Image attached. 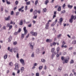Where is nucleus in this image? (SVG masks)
<instances>
[{
	"instance_id": "f257e3e1",
	"label": "nucleus",
	"mask_w": 76,
	"mask_h": 76,
	"mask_svg": "<svg viewBox=\"0 0 76 76\" xmlns=\"http://www.w3.org/2000/svg\"><path fill=\"white\" fill-rule=\"evenodd\" d=\"M24 31V34H21V38L23 39L24 38V35H26L27 33H28V31L26 29V27H24L23 29Z\"/></svg>"
},
{
	"instance_id": "f03ea898",
	"label": "nucleus",
	"mask_w": 76,
	"mask_h": 76,
	"mask_svg": "<svg viewBox=\"0 0 76 76\" xmlns=\"http://www.w3.org/2000/svg\"><path fill=\"white\" fill-rule=\"evenodd\" d=\"M34 45L35 43L34 42H30L29 44V45L31 49H33L34 48Z\"/></svg>"
},
{
	"instance_id": "7ed1b4c3",
	"label": "nucleus",
	"mask_w": 76,
	"mask_h": 76,
	"mask_svg": "<svg viewBox=\"0 0 76 76\" xmlns=\"http://www.w3.org/2000/svg\"><path fill=\"white\" fill-rule=\"evenodd\" d=\"M15 69L16 70H18V69L19 68V64L18 63H16L15 64Z\"/></svg>"
},
{
	"instance_id": "20e7f679",
	"label": "nucleus",
	"mask_w": 76,
	"mask_h": 76,
	"mask_svg": "<svg viewBox=\"0 0 76 76\" xmlns=\"http://www.w3.org/2000/svg\"><path fill=\"white\" fill-rule=\"evenodd\" d=\"M69 57L67 56L66 58L64 59L65 63H68V61H69Z\"/></svg>"
},
{
	"instance_id": "39448f33",
	"label": "nucleus",
	"mask_w": 76,
	"mask_h": 76,
	"mask_svg": "<svg viewBox=\"0 0 76 76\" xmlns=\"http://www.w3.org/2000/svg\"><path fill=\"white\" fill-rule=\"evenodd\" d=\"M31 34H32L33 36H35L36 37L37 35V32H35L33 31H31Z\"/></svg>"
},
{
	"instance_id": "423d86ee",
	"label": "nucleus",
	"mask_w": 76,
	"mask_h": 76,
	"mask_svg": "<svg viewBox=\"0 0 76 76\" xmlns=\"http://www.w3.org/2000/svg\"><path fill=\"white\" fill-rule=\"evenodd\" d=\"M74 19V16L72 15L71 18L69 19V22L72 23L73 22V19Z\"/></svg>"
},
{
	"instance_id": "0eeeda50",
	"label": "nucleus",
	"mask_w": 76,
	"mask_h": 76,
	"mask_svg": "<svg viewBox=\"0 0 76 76\" xmlns=\"http://www.w3.org/2000/svg\"><path fill=\"white\" fill-rule=\"evenodd\" d=\"M20 61L23 65H25V62H24V60H23V59H20Z\"/></svg>"
},
{
	"instance_id": "6e6552de",
	"label": "nucleus",
	"mask_w": 76,
	"mask_h": 76,
	"mask_svg": "<svg viewBox=\"0 0 76 76\" xmlns=\"http://www.w3.org/2000/svg\"><path fill=\"white\" fill-rule=\"evenodd\" d=\"M57 19H56L55 22H54L53 24H51V26H54V25H55V24L57 23Z\"/></svg>"
},
{
	"instance_id": "1a4fd4ad",
	"label": "nucleus",
	"mask_w": 76,
	"mask_h": 76,
	"mask_svg": "<svg viewBox=\"0 0 76 76\" xmlns=\"http://www.w3.org/2000/svg\"><path fill=\"white\" fill-rule=\"evenodd\" d=\"M18 50H19V49L17 48H14V51L15 53V52H18Z\"/></svg>"
},
{
	"instance_id": "9d476101",
	"label": "nucleus",
	"mask_w": 76,
	"mask_h": 76,
	"mask_svg": "<svg viewBox=\"0 0 76 76\" xmlns=\"http://www.w3.org/2000/svg\"><path fill=\"white\" fill-rule=\"evenodd\" d=\"M63 18H61L59 19V23H61L62 22H63Z\"/></svg>"
},
{
	"instance_id": "9b49d317",
	"label": "nucleus",
	"mask_w": 76,
	"mask_h": 76,
	"mask_svg": "<svg viewBox=\"0 0 76 76\" xmlns=\"http://www.w3.org/2000/svg\"><path fill=\"white\" fill-rule=\"evenodd\" d=\"M48 27H49V24L47 23L45 25V28L46 29H48Z\"/></svg>"
},
{
	"instance_id": "f8f14e48",
	"label": "nucleus",
	"mask_w": 76,
	"mask_h": 76,
	"mask_svg": "<svg viewBox=\"0 0 76 76\" xmlns=\"http://www.w3.org/2000/svg\"><path fill=\"white\" fill-rule=\"evenodd\" d=\"M10 19V16H9L8 17L5 18L6 20H9Z\"/></svg>"
},
{
	"instance_id": "ddd939ff",
	"label": "nucleus",
	"mask_w": 76,
	"mask_h": 76,
	"mask_svg": "<svg viewBox=\"0 0 76 76\" xmlns=\"http://www.w3.org/2000/svg\"><path fill=\"white\" fill-rule=\"evenodd\" d=\"M61 70H62V68L60 66L59 67L58 69V72H61Z\"/></svg>"
},
{
	"instance_id": "4468645a",
	"label": "nucleus",
	"mask_w": 76,
	"mask_h": 76,
	"mask_svg": "<svg viewBox=\"0 0 76 76\" xmlns=\"http://www.w3.org/2000/svg\"><path fill=\"white\" fill-rule=\"evenodd\" d=\"M47 42H52V40L50 39H47L46 40Z\"/></svg>"
},
{
	"instance_id": "2eb2a0df",
	"label": "nucleus",
	"mask_w": 76,
	"mask_h": 76,
	"mask_svg": "<svg viewBox=\"0 0 76 76\" xmlns=\"http://www.w3.org/2000/svg\"><path fill=\"white\" fill-rule=\"evenodd\" d=\"M9 65L10 66H12L13 65V64L12 62H10L9 63Z\"/></svg>"
},
{
	"instance_id": "dca6fc26",
	"label": "nucleus",
	"mask_w": 76,
	"mask_h": 76,
	"mask_svg": "<svg viewBox=\"0 0 76 76\" xmlns=\"http://www.w3.org/2000/svg\"><path fill=\"white\" fill-rule=\"evenodd\" d=\"M43 67V66H39V70H42V69Z\"/></svg>"
},
{
	"instance_id": "f3484780",
	"label": "nucleus",
	"mask_w": 76,
	"mask_h": 76,
	"mask_svg": "<svg viewBox=\"0 0 76 76\" xmlns=\"http://www.w3.org/2000/svg\"><path fill=\"white\" fill-rule=\"evenodd\" d=\"M68 7L70 9H72V7H73V6L72 5H70V4H69L68 5Z\"/></svg>"
},
{
	"instance_id": "a211bd4d",
	"label": "nucleus",
	"mask_w": 76,
	"mask_h": 76,
	"mask_svg": "<svg viewBox=\"0 0 76 76\" xmlns=\"http://www.w3.org/2000/svg\"><path fill=\"white\" fill-rule=\"evenodd\" d=\"M31 3V1H29L28 2H26V4L27 5H29Z\"/></svg>"
},
{
	"instance_id": "6ab92c4d",
	"label": "nucleus",
	"mask_w": 76,
	"mask_h": 76,
	"mask_svg": "<svg viewBox=\"0 0 76 76\" xmlns=\"http://www.w3.org/2000/svg\"><path fill=\"white\" fill-rule=\"evenodd\" d=\"M58 12H60V11H61V7L60 6H59L58 9Z\"/></svg>"
},
{
	"instance_id": "aec40b11",
	"label": "nucleus",
	"mask_w": 76,
	"mask_h": 76,
	"mask_svg": "<svg viewBox=\"0 0 76 76\" xmlns=\"http://www.w3.org/2000/svg\"><path fill=\"white\" fill-rule=\"evenodd\" d=\"M72 44H76V40H74L73 41H72Z\"/></svg>"
},
{
	"instance_id": "412c9836",
	"label": "nucleus",
	"mask_w": 76,
	"mask_h": 76,
	"mask_svg": "<svg viewBox=\"0 0 76 76\" xmlns=\"http://www.w3.org/2000/svg\"><path fill=\"white\" fill-rule=\"evenodd\" d=\"M40 51V50H39V49H37L36 50V53H39Z\"/></svg>"
},
{
	"instance_id": "4be33fe9",
	"label": "nucleus",
	"mask_w": 76,
	"mask_h": 76,
	"mask_svg": "<svg viewBox=\"0 0 76 76\" xmlns=\"http://www.w3.org/2000/svg\"><path fill=\"white\" fill-rule=\"evenodd\" d=\"M23 8H24V6H23L21 7V8H20L19 9V12H20V10H22V9H23Z\"/></svg>"
},
{
	"instance_id": "5701e85b",
	"label": "nucleus",
	"mask_w": 76,
	"mask_h": 76,
	"mask_svg": "<svg viewBox=\"0 0 76 76\" xmlns=\"http://www.w3.org/2000/svg\"><path fill=\"white\" fill-rule=\"evenodd\" d=\"M54 50H55V48H52L51 50V52H52V53H54Z\"/></svg>"
},
{
	"instance_id": "b1692460",
	"label": "nucleus",
	"mask_w": 76,
	"mask_h": 76,
	"mask_svg": "<svg viewBox=\"0 0 76 76\" xmlns=\"http://www.w3.org/2000/svg\"><path fill=\"white\" fill-rule=\"evenodd\" d=\"M20 25H23V21L22 20H21L20 21Z\"/></svg>"
},
{
	"instance_id": "393cba45",
	"label": "nucleus",
	"mask_w": 76,
	"mask_h": 76,
	"mask_svg": "<svg viewBox=\"0 0 76 76\" xmlns=\"http://www.w3.org/2000/svg\"><path fill=\"white\" fill-rule=\"evenodd\" d=\"M41 61L42 62V63H45V60L44 59H41Z\"/></svg>"
},
{
	"instance_id": "a878e982",
	"label": "nucleus",
	"mask_w": 76,
	"mask_h": 76,
	"mask_svg": "<svg viewBox=\"0 0 76 76\" xmlns=\"http://www.w3.org/2000/svg\"><path fill=\"white\" fill-rule=\"evenodd\" d=\"M21 70L22 72H23V71L24 70V67H22L21 68Z\"/></svg>"
},
{
	"instance_id": "bb28decb",
	"label": "nucleus",
	"mask_w": 76,
	"mask_h": 76,
	"mask_svg": "<svg viewBox=\"0 0 76 76\" xmlns=\"http://www.w3.org/2000/svg\"><path fill=\"white\" fill-rule=\"evenodd\" d=\"M7 57V55H5L4 56V59H6Z\"/></svg>"
},
{
	"instance_id": "cd10ccee",
	"label": "nucleus",
	"mask_w": 76,
	"mask_h": 76,
	"mask_svg": "<svg viewBox=\"0 0 76 76\" xmlns=\"http://www.w3.org/2000/svg\"><path fill=\"white\" fill-rule=\"evenodd\" d=\"M47 11V9L46 8H45L44 9H43V12H45Z\"/></svg>"
},
{
	"instance_id": "c85d7f7f",
	"label": "nucleus",
	"mask_w": 76,
	"mask_h": 76,
	"mask_svg": "<svg viewBox=\"0 0 76 76\" xmlns=\"http://www.w3.org/2000/svg\"><path fill=\"white\" fill-rule=\"evenodd\" d=\"M35 57V55L34 54V53H33L31 55V57Z\"/></svg>"
},
{
	"instance_id": "c756f323",
	"label": "nucleus",
	"mask_w": 76,
	"mask_h": 76,
	"mask_svg": "<svg viewBox=\"0 0 76 76\" xmlns=\"http://www.w3.org/2000/svg\"><path fill=\"white\" fill-rule=\"evenodd\" d=\"M37 11L36 10H35L34 12V15H36V14H37Z\"/></svg>"
},
{
	"instance_id": "7c9ffc66",
	"label": "nucleus",
	"mask_w": 76,
	"mask_h": 76,
	"mask_svg": "<svg viewBox=\"0 0 76 76\" xmlns=\"http://www.w3.org/2000/svg\"><path fill=\"white\" fill-rule=\"evenodd\" d=\"M48 0H47L45 1V4H46V5H47V3H48Z\"/></svg>"
},
{
	"instance_id": "2f4dec72",
	"label": "nucleus",
	"mask_w": 76,
	"mask_h": 76,
	"mask_svg": "<svg viewBox=\"0 0 76 76\" xmlns=\"http://www.w3.org/2000/svg\"><path fill=\"white\" fill-rule=\"evenodd\" d=\"M10 24H12V25H15V22H14V23H13V21L12 20L11 21V22L10 23Z\"/></svg>"
},
{
	"instance_id": "473e14b6",
	"label": "nucleus",
	"mask_w": 76,
	"mask_h": 76,
	"mask_svg": "<svg viewBox=\"0 0 76 76\" xmlns=\"http://www.w3.org/2000/svg\"><path fill=\"white\" fill-rule=\"evenodd\" d=\"M70 63V64H72V63H74V61H73V60H71Z\"/></svg>"
},
{
	"instance_id": "72a5a7b5",
	"label": "nucleus",
	"mask_w": 76,
	"mask_h": 76,
	"mask_svg": "<svg viewBox=\"0 0 76 76\" xmlns=\"http://www.w3.org/2000/svg\"><path fill=\"white\" fill-rule=\"evenodd\" d=\"M17 43L18 42H13V44L14 45H17Z\"/></svg>"
},
{
	"instance_id": "f704fd0d",
	"label": "nucleus",
	"mask_w": 76,
	"mask_h": 76,
	"mask_svg": "<svg viewBox=\"0 0 76 76\" xmlns=\"http://www.w3.org/2000/svg\"><path fill=\"white\" fill-rule=\"evenodd\" d=\"M64 58L63 56H62L61 58V60L63 61V60H64V59H65V58Z\"/></svg>"
},
{
	"instance_id": "c9c22d12",
	"label": "nucleus",
	"mask_w": 76,
	"mask_h": 76,
	"mask_svg": "<svg viewBox=\"0 0 76 76\" xmlns=\"http://www.w3.org/2000/svg\"><path fill=\"white\" fill-rule=\"evenodd\" d=\"M55 55H54V54H53L51 56V58L52 59H53V58H54V56Z\"/></svg>"
},
{
	"instance_id": "e433bc0d",
	"label": "nucleus",
	"mask_w": 76,
	"mask_h": 76,
	"mask_svg": "<svg viewBox=\"0 0 76 76\" xmlns=\"http://www.w3.org/2000/svg\"><path fill=\"white\" fill-rule=\"evenodd\" d=\"M28 27H29V28H31V26H32V24H30L28 25Z\"/></svg>"
},
{
	"instance_id": "4c0bfd02",
	"label": "nucleus",
	"mask_w": 76,
	"mask_h": 76,
	"mask_svg": "<svg viewBox=\"0 0 76 76\" xmlns=\"http://www.w3.org/2000/svg\"><path fill=\"white\" fill-rule=\"evenodd\" d=\"M58 38H60V37H61V34H58Z\"/></svg>"
},
{
	"instance_id": "58836bf2",
	"label": "nucleus",
	"mask_w": 76,
	"mask_h": 76,
	"mask_svg": "<svg viewBox=\"0 0 76 76\" xmlns=\"http://www.w3.org/2000/svg\"><path fill=\"white\" fill-rule=\"evenodd\" d=\"M39 73L37 72L36 74V76H39Z\"/></svg>"
},
{
	"instance_id": "ea45409f",
	"label": "nucleus",
	"mask_w": 76,
	"mask_h": 76,
	"mask_svg": "<svg viewBox=\"0 0 76 76\" xmlns=\"http://www.w3.org/2000/svg\"><path fill=\"white\" fill-rule=\"evenodd\" d=\"M13 14H14V12H13V11H12L11 13V15H13Z\"/></svg>"
},
{
	"instance_id": "a19ab883",
	"label": "nucleus",
	"mask_w": 76,
	"mask_h": 76,
	"mask_svg": "<svg viewBox=\"0 0 76 76\" xmlns=\"http://www.w3.org/2000/svg\"><path fill=\"white\" fill-rule=\"evenodd\" d=\"M13 50V48H12L9 50L10 52H12V50Z\"/></svg>"
},
{
	"instance_id": "79ce46f5",
	"label": "nucleus",
	"mask_w": 76,
	"mask_h": 76,
	"mask_svg": "<svg viewBox=\"0 0 76 76\" xmlns=\"http://www.w3.org/2000/svg\"><path fill=\"white\" fill-rule=\"evenodd\" d=\"M62 13H66V11L64 10H63L61 12Z\"/></svg>"
},
{
	"instance_id": "37998d69",
	"label": "nucleus",
	"mask_w": 76,
	"mask_h": 76,
	"mask_svg": "<svg viewBox=\"0 0 76 76\" xmlns=\"http://www.w3.org/2000/svg\"><path fill=\"white\" fill-rule=\"evenodd\" d=\"M10 26V23H8L7 24V25L6 26L8 28V27H9Z\"/></svg>"
},
{
	"instance_id": "c03bdc74",
	"label": "nucleus",
	"mask_w": 76,
	"mask_h": 76,
	"mask_svg": "<svg viewBox=\"0 0 76 76\" xmlns=\"http://www.w3.org/2000/svg\"><path fill=\"white\" fill-rule=\"evenodd\" d=\"M28 9V6H26L25 8V10H27V9Z\"/></svg>"
},
{
	"instance_id": "a18cd8bd",
	"label": "nucleus",
	"mask_w": 76,
	"mask_h": 76,
	"mask_svg": "<svg viewBox=\"0 0 76 76\" xmlns=\"http://www.w3.org/2000/svg\"><path fill=\"white\" fill-rule=\"evenodd\" d=\"M16 57L18 58H19V53H17L16 55Z\"/></svg>"
},
{
	"instance_id": "49530a36",
	"label": "nucleus",
	"mask_w": 76,
	"mask_h": 76,
	"mask_svg": "<svg viewBox=\"0 0 76 76\" xmlns=\"http://www.w3.org/2000/svg\"><path fill=\"white\" fill-rule=\"evenodd\" d=\"M38 0H36L35 2V5H37V3H38Z\"/></svg>"
},
{
	"instance_id": "de8ad7c7",
	"label": "nucleus",
	"mask_w": 76,
	"mask_h": 76,
	"mask_svg": "<svg viewBox=\"0 0 76 76\" xmlns=\"http://www.w3.org/2000/svg\"><path fill=\"white\" fill-rule=\"evenodd\" d=\"M57 51H60V48L59 47H58L57 49Z\"/></svg>"
},
{
	"instance_id": "09e8293b",
	"label": "nucleus",
	"mask_w": 76,
	"mask_h": 76,
	"mask_svg": "<svg viewBox=\"0 0 76 76\" xmlns=\"http://www.w3.org/2000/svg\"><path fill=\"white\" fill-rule=\"evenodd\" d=\"M37 17V15H34V17H33V19H36Z\"/></svg>"
},
{
	"instance_id": "8fccbe9b",
	"label": "nucleus",
	"mask_w": 76,
	"mask_h": 76,
	"mask_svg": "<svg viewBox=\"0 0 76 76\" xmlns=\"http://www.w3.org/2000/svg\"><path fill=\"white\" fill-rule=\"evenodd\" d=\"M53 45H56V44H57L55 42H53Z\"/></svg>"
},
{
	"instance_id": "3c124183",
	"label": "nucleus",
	"mask_w": 76,
	"mask_h": 76,
	"mask_svg": "<svg viewBox=\"0 0 76 76\" xmlns=\"http://www.w3.org/2000/svg\"><path fill=\"white\" fill-rule=\"evenodd\" d=\"M16 16H18V15H19V12H16Z\"/></svg>"
},
{
	"instance_id": "603ef678",
	"label": "nucleus",
	"mask_w": 76,
	"mask_h": 76,
	"mask_svg": "<svg viewBox=\"0 0 76 76\" xmlns=\"http://www.w3.org/2000/svg\"><path fill=\"white\" fill-rule=\"evenodd\" d=\"M7 4H10V2L8 1H7Z\"/></svg>"
},
{
	"instance_id": "864d4df0",
	"label": "nucleus",
	"mask_w": 76,
	"mask_h": 76,
	"mask_svg": "<svg viewBox=\"0 0 76 76\" xmlns=\"http://www.w3.org/2000/svg\"><path fill=\"white\" fill-rule=\"evenodd\" d=\"M18 32H15L14 33L15 35H18Z\"/></svg>"
},
{
	"instance_id": "5fc2aeb1",
	"label": "nucleus",
	"mask_w": 76,
	"mask_h": 76,
	"mask_svg": "<svg viewBox=\"0 0 76 76\" xmlns=\"http://www.w3.org/2000/svg\"><path fill=\"white\" fill-rule=\"evenodd\" d=\"M51 22V20H49L48 21V23H47L49 24V22Z\"/></svg>"
},
{
	"instance_id": "6e6d98bb",
	"label": "nucleus",
	"mask_w": 76,
	"mask_h": 76,
	"mask_svg": "<svg viewBox=\"0 0 76 76\" xmlns=\"http://www.w3.org/2000/svg\"><path fill=\"white\" fill-rule=\"evenodd\" d=\"M66 7V4H64L63 5V7L64 8V7Z\"/></svg>"
},
{
	"instance_id": "4d7b16f0",
	"label": "nucleus",
	"mask_w": 76,
	"mask_h": 76,
	"mask_svg": "<svg viewBox=\"0 0 76 76\" xmlns=\"http://www.w3.org/2000/svg\"><path fill=\"white\" fill-rule=\"evenodd\" d=\"M20 31H21V28H19L18 31V32H20Z\"/></svg>"
},
{
	"instance_id": "13d9d810",
	"label": "nucleus",
	"mask_w": 76,
	"mask_h": 76,
	"mask_svg": "<svg viewBox=\"0 0 76 76\" xmlns=\"http://www.w3.org/2000/svg\"><path fill=\"white\" fill-rule=\"evenodd\" d=\"M37 63H35L34 64V66H37Z\"/></svg>"
},
{
	"instance_id": "bf43d9fd",
	"label": "nucleus",
	"mask_w": 76,
	"mask_h": 76,
	"mask_svg": "<svg viewBox=\"0 0 76 76\" xmlns=\"http://www.w3.org/2000/svg\"><path fill=\"white\" fill-rule=\"evenodd\" d=\"M20 73V70H18L17 72V73H18V74H19Z\"/></svg>"
},
{
	"instance_id": "052dcab7",
	"label": "nucleus",
	"mask_w": 76,
	"mask_h": 76,
	"mask_svg": "<svg viewBox=\"0 0 76 76\" xmlns=\"http://www.w3.org/2000/svg\"><path fill=\"white\" fill-rule=\"evenodd\" d=\"M56 15H53V19H54V18H56Z\"/></svg>"
},
{
	"instance_id": "680f3d73",
	"label": "nucleus",
	"mask_w": 76,
	"mask_h": 76,
	"mask_svg": "<svg viewBox=\"0 0 76 76\" xmlns=\"http://www.w3.org/2000/svg\"><path fill=\"white\" fill-rule=\"evenodd\" d=\"M73 49V48L72 47H70L69 48V50H72Z\"/></svg>"
},
{
	"instance_id": "e2e57ef3",
	"label": "nucleus",
	"mask_w": 76,
	"mask_h": 76,
	"mask_svg": "<svg viewBox=\"0 0 76 76\" xmlns=\"http://www.w3.org/2000/svg\"><path fill=\"white\" fill-rule=\"evenodd\" d=\"M44 69H45V70H46V69H47V66H46V65L45 66Z\"/></svg>"
},
{
	"instance_id": "0e129e2a",
	"label": "nucleus",
	"mask_w": 76,
	"mask_h": 76,
	"mask_svg": "<svg viewBox=\"0 0 76 76\" xmlns=\"http://www.w3.org/2000/svg\"><path fill=\"white\" fill-rule=\"evenodd\" d=\"M37 13H39V14L41 13V11L39 10V11H37Z\"/></svg>"
},
{
	"instance_id": "69168bd1",
	"label": "nucleus",
	"mask_w": 76,
	"mask_h": 76,
	"mask_svg": "<svg viewBox=\"0 0 76 76\" xmlns=\"http://www.w3.org/2000/svg\"><path fill=\"white\" fill-rule=\"evenodd\" d=\"M6 27L5 26H4L3 27V29H4V30H6Z\"/></svg>"
},
{
	"instance_id": "338daca9",
	"label": "nucleus",
	"mask_w": 76,
	"mask_h": 76,
	"mask_svg": "<svg viewBox=\"0 0 76 76\" xmlns=\"http://www.w3.org/2000/svg\"><path fill=\"white\" fill-rule=\"evenodd\" d=\"M15 4L17 5L18 4V1H16L15 2Z\"/></svg>"
},
{
	"instance_id": "774afa93",
	"label": "nucleus",
	"mask_w": 76,
	"mask_h": 76,
	"mask_svg": "<svg viewBox=\"0 0 76 76\" xmlns=\"http://www.w3.org/2000/svg\"><path fill=\"white\" fill-rule=\"evenodd\" d=\"M12 26H9V28L10 29H12Z\"/></svg>"
}]
</instances>
